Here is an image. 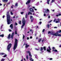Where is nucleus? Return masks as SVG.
I'll return each instance as SVG.
<instances>
[{
  "label": "nucleus",
  "mask_w": 61,
  "mask_h": 61,
  "mask_svg": "<svg viewBox=\"0 0 61 61\" xmlns=\"http://www.w3.org/2000/svg\"><path fill=\"white\" fill-rule=\"evenodd\" d=\"M56 23H59V22L57 21L56 22Z\"/></svg>",
  "instance_id": "nucleus-50"
},
{
  "label": "nucleus",
  "mask_w": 61,
  "mask_h": 61,
  "mask_svg": "<svg viewBox=\"0 0 61 61\" xmlns=\"http://www.w3.org/2000/svg\"><path fill=\"white\" fill-rule=\"evenodd\" d=\"M60 15H61V14H59L58 15H56V16H58Z\"/></svg>",
  "instance_id": "nucleus-22"
},
{
  "label": "nucleus",
  "mask_w": 61,
  "mask_h": 61,
  "mask_svg": "<svg viewBox=\"0 0 61 61\" xmlns=\"http://www.w3.org/2000/svg\"><path fill=\"white\" fill-rule=\"evenodd\" d=\"M35 49L36 50H39V49Z\"/></svg>",
  "instance_id": "nucleus-55"
},
{
  "label": "nucleus",
  "mask_w": 61,
  "mask_h": 61,
  "mask_svg": "<svg viewBox=\"0 0 61 61\" xmlns=\"http://www.w3.org/2000/svg\"><path fill=\"white\" fill-rule=\"evenodd\" d=\"M33 15H36V14H35L34 13H33Z\"/></svg>",
  "instance_id": "nucleus-60"
},
{
  "label": "nucleus",
  "mask_w": 61,
  "mask_h": 61,
  "mask_svg": "<svg viewBox=\"0 0 61 61\" xmlns=\"http://www.w3.org/2000/svg\"><path fill=\"white\" fill-rule=\"evenodd\" d=\"M13 10H11L10 12V13L11 15H13Z\"/></svg>",
  "instance_id": "nucleus-15"
},
{
  "label": "nucleus",
  "mask_w": 61,
  "mask_h": 61,
  "mask_svg": "<svg viewBox=\"0 0 61 61\" xmlns=\"http://www.w3.org/2000/svg\"><path fill=\"white\" fill-rule=\"evenodd\" d=\"M44 13H50V11L48 9H46H46H44L43 10Z\"/></svg>",
  "instance_id": "nucleus-6"
},
{
  "label": "nucleus",
  "mask_w": 61,
  "mask_h": 61,
  "mask_svg": "<svg viewBox=\"0 0 61 61\" xmlns=\"http://www.w3.org/2000/svg\"><path fill=\"white\" fill-rule=\"evenodd\" d=\"M5 5H6L5 4H4V7H5Z\"/></svg>",
  "instance_id": "nucleus-61"
},
{
  "label": "nucleus",
  "mask_w": 61,
  "mask_h": 61,
  "mask_svg": "<svg viewBox=\"0 0 61 61\" xmlns=\"http://www.w3.org/2000/svg\"><path fill=\"white\" fill-rule=\"evenodd\" d=\"M46 47H45V46H44L43 47V48L45 51L46 50Z\"/></svg>",
  "instance_id": "nucleus-29"
},
{
  "label": "nucleus",
  "mask_w": 61,
  "mask_h": 61,
  "mask_svg": "<svg viewBox=\"0 0 61 61\" xmlns=\"http://www.w3.org/2000/svg\"><path fill=\"white\" fill-rule=\"evenodd\" d=\"M53 52H57V54H58V51H57V50L56 49L54 50H52Z\"/></svg>",
  "instance_id": "nucleus-11"
},
{
  "label": "nucleus",
  "mask_w": 61,
  "mask_h": 61,
  "mask_svg": "<svg viewBox=\"0 0 61 61\" xmlns=\"http://www.w3.org/2000/svg\"><path fill=\"white\" fill-rule=\"evenodd\" d=\"M10 27H11V29H12L13 28V24H11L10 25Z\"/></svg>",
  "instance_id": "nucleus-19"
},
{
  "label": "nucleus",
  "mask_w": 61,
  "mask_h": 61,
  "mask_svg": "<svg viewBox=\"0 0 61 61\" xmlns=\"http://www.w3.org/2000/svg\"><path fill=\"white\" fill-rule=\"evenodd\" d=\"M5 60V59H2L1 60V61H4Z\"/></svg>",
  "instance_id": "nucleus-30"
},
{
  "label": "nucleus",
  "mask_w": 61,
  "mask_h": 61,
  "mask_svg": "<svg viewBox=\"0 0 61 61\" xmlns=\"http://www.w3.org/2000/svg\"><path fill=\"white\" fill-rule=\"evenodd\" d=\"M29 39V37H27V40H28Z\"/></svg>",
  "instance_id": "nucleus-49"
},
{
  "label": "nucleus",
  "mask_w": 61,
  "mask_h": 61,
  "mask_svg": "<svg viewBox=\"0 0 61 61\" xmlns=\"http://www.w3.org/2000/svg\"><path fill=\"white\" fill-rule=\"evenodd\" d=\"M15 24L16 25H17V23L16 22H15Z\"/></svg>",
  "instance_id": "nucleus-45"
},
{
  "label": "nucleus",
  "mask_w": 61,
  "mask_h": 61,
  "mask_svg": "<svg viewBox=\"0 0 61 61\" xmlns=\"http://www.w3.org/2000/svg\"><path fill=\"white\" fill-rule=\"evenodd\" d=\"M22 23L23 25H22V26H21V28H23L24 26L25 25V20H24V19L22 20Z\"/></svg>",
  "instance_id": "nucleus-7"
},
{
  "label": "nucleus",
  "mask_w": 61,
  "mask_h": 61,
  "mask_svg": "<svg viewBox=\"0 0 61 61\" xmlns=\"http://www.w3.org/2000/svg\"><path fill=\"white\" fill-rule=\"evenodd\" d=\"M46 13H45L44 12V16H46Z\"/></svg>",
  "instance_id": "nucleus-26"
},
{
  "label": "nucleus",
  "mask_w": 61,
  "mask_h": 61,
  "mask_svg": "<svg viewBox=\"0 0 61 61\" xmlns=\"http://www.w3.org/2000/svg\"><path fill=\"white\" fill-rule=\"evenodd\" d=\"M50 33H51V32L50 31H49L48 32V34H50Z\"/></svg>",
  "instance_id": "nucleus-52"
},
{
  "label": "nucleus",
  "mask_w": 61,
  "mask_h": 61,
  "mask_svg": "<svg viewBox=\"0 0 61 61\" xmlns=\"http://www.w3.org/2000/svg\"><path fill=\"white\" fill-rule=\"evenodd\" d=\"M6 56H7L6 55H5L4 56H3V57H5Z\"/></svg>",
  "instance_id": "nucleus-32"
},
{
  "label": "nucleus",
  "mask_w": 61,
  "mask_h": 61,
  "mask_svg": "<svg viewBox=\"0 0 61 61\" xmlns=\"http://www.w3.org/2000/svg\"><path fill=\"white\" fill-rule=\"evenodd\" d=\"M18 6V4H17V3H16L15 4V6Z\"/></svg>",
  "instance_id": "nucleus-34"
},
{
  "label": "nucleus",
  "mask_w": 61,
  "mask_h": 61,
  "mask_svg": "<svg viewBox=\"0 0 61 61\" xmlns=\"http://www.w3.org/2000/svg\"><path fill=\"white\" fill-rule=\"evenodd\" d=\"M27 53H29V56H30V60L31 61H34V59L32 58V55H31V53H30V51H28L27 52Z\"/></svg>",
  "instance_id": "nucleus-3"
},
{
  "label": "nucleus",
  "mask_w": 61,
  "mask_h": 61,
  "mask_svg": "<svg viewBox=\"0 0 61 61\" xmlns=\"http://www.w3.org/2000/svg\"><path fill=\"white\" fill-rule=\"evenodd\" d=\"M7 21L8 25H9L11 24V21H10V15L9 14L8 12H7Z\"/></svg>",
  "instance_id": "nucleus-1"
},
{
  "label": "nucleus",
  "mask_w": 61,
  "mask_h": 61,
  "mask_svg": "<svg viewBox=\"0 0 61 61\" xmlns=\"http://www.w3.org/2000/svg\"><path fill=\"white\" fill-rule=\"evenodd\" d=\"M55 0H52V1L51 2V3H54V2H55Z\"/></svg>",
  "instance_id": "nucleus-20"
},
{
  "label": "nucleus",
  "mask_w": 61,
  "mask_h": 61,
  "mask_svg": "<svg viewBox=\"0 0 61 61\" xmlns=\"http://www.w3.org/2000/svg\"><path fill=\"white\" fill-rule=\"evenodd\" d=\"M11 35V34H10L8 36V39H9L10 38V35Z\"/></svg>",
  "instance_id": "nucleus-17"
},
{
  "label": "nucleus",
  "mask_w": 61,
  "mask_h": 61,
  "mask_svg": "<svg viewBox=\"0 0 61 61\" xmlns=\"http://www.w3.org/2000/svg\"><path fill=\"white\" fill-rule=\"evenodd\" d=\"M30 10L31 12H34V10H33V9L32 8H30Z\"/></svg>",
  "instance_id": "nucleus-13"
},
{
  "label": "nucleus",
  "mask_w": 61,
  "mask_h": 61,
  "mask_svg": "<svg viewBox=\"0 0 61 61\" xmlns=\"http://www.w3.org/2000/svg\"><path fill=\"white\" fill-rule=\"evenodd\" d=\"M52 34L53 36H61V34L57 33H52Z\"/></svg>",
  "instance_id": "nucleus-5"
},
{
  "label": "nucleus",
  "mask_w": 61,
  "mask_h": 61,
  "mask_svg": "<svg viewBox=\"0 0 61 61\" xmlns=\"http://www.w3.org/2000/svg\"><path fill=\"white\" fill-rule=\"evenodd\" d=\"M60 47H61V45L59 46Z\"/></svg>",
  "instance_id": "nucleus-64"
},
{
  "label": "nucleus",
  "mask_w": 61,
  "mask_h": 61,
  "mask_svg": "<svg viewBox=\"0 0 61 61\" xmlns=\"http://www.w3.org/2000/svg\"><path fill=\"white\" fill-rule=\"evenodd\" d=\"M44 41V40H42V43H43Z\"/></svg>",
  "instance_id": "nucleus-54"
},
{
  "label": "nucleus",
  "mask_w": 61,
  "mask_h": 61,
  "mask_svg": "<svg viewBox=\"0 0 61 61\" xmlns=\"http://www.w3.org/2000/svg\"><path fill=\"white\" fill-rule=\"evenodd\" d=\"M17 42H18V41L17 40L15 39L14 45L13 47V49L14 50H15L16 49V47H17Z\"/></svg>",
  "instance_id": "nucleus-2"
},
{
  "label": "nucleus",
  "mask_w": 61,
  "mask_h": 61,
  "mask_svg": "<svg viewBox=\"0 0 61 61\" xmlns=\"http://www.w3.org/2000/svg\"><path fill=\"white\" fill-rule=\"evenodd\" d=\"M61 30H60L57 32V33H61Z\"/></svg>",
  "instance_id": "nucleus-27"
},
{
  "label": "nucleus",
  "mask_w": 61,
  "mask_h": 61,
  "mask_svg": "<svg viewBox=\"0 0 61 61\" xmlns=\"http://www.w3.org/2000/svg\"><path fill=\"white\" fill-rule=\"evenodd\" d=\"M14 33H13L11 35V38L12 39L13 38V36H14Z\"/></svg>",
  "instance_id": "nucleus-10"
},
{
  "label": "nucleus",
  "mask_w": 61,
  "mask_h": 61,
  "mask_svg": "<svg viewBox=\"0 0 61 61\" xmlns=\"http://www.w3.org/2000/svg\"><path fill=\"white\" fill-rule=\"evenodd\" d=\"M45 29H43L42 30V32L43 33H44V31H45Z\"/></svg>",
  "instance_id": "nucleus-41"
},
{
  "label": "nucleus",
  "mask_w": 61,
  "mask_h": 61,
  "mask_svg": "<svg viewBox=\"0 0 61 61\" xmlns=\"http://www.w3.org/2000/svg\"><path fill=\"white\" fill-rule=\"evenodd\" d=\"M50 1V0H47V3L48 4H49V2Z\"/></svg>",
  "instance_id": "nucleus-23"
},
{
  "label": "nucleus",
  "mask_w": 61,
  "mask_h": 61,
  "mask_svg": "<svg viewBox=\"0 0 61 61\" xmlns=\"http://www.w3.org/2000/svg\"><path fill=\"white\" fill-rule=\"evenodd\" d=\"M42 24V22H40L39 23V25H41Z\"/></svg>",
  "instance_id": "nucleus-42"
},
{
  "label": "nucleus",
  "mask_w": 61,
  "mask_h": 61,
  "mask_svg": "<svg viewBox=\"0 0 61 61\" xmlns=\"http://www.w3.org/2000/svg\"><path fill=\"white\" fill-rule=\"evenodd\" d=\"M26 58H27V60H28V56L27 55V56H26Z\"/></svg>",
  "instance_id": "nucleus-38"
},
{
  "label": "nucleus",
  "mask_w": 61,
  "mask_h": 61,
  "mask_svg": "<svg viewBox=\"0 0 61 61\" xmlns=\"http://www.w3.org/2000/svg\"><path fill=\"white\" fill-rule=\"evenodd\" d=\"M51 49L50 48V46H49L48 47V49H47V51L49 53H51Z\"/></svg>",
  "instance_id": "nucleus-8"
},
{
  "label": "nucleus",
  "mask_w": 61,
  "mask_h": 61,
  "mask_svg": "<svg viewBox=\"0 0 61 61\" xmlns=\"http://www.w3.org/2000/svg\"><path fill=\"white\" fill-rule=\"evenodd\" d=\"M23 35V39H24V38H25V36H24V35Z\"/></svg>",
  "instance_id": "nucleus-40"
},
{
  "label": "nucleus",
  "mask_w": 61,
  "mask_h": 61,
  "mask_svg": "<svg viewBox=\"0 0 61 61\" xmlns=\"http://www.w3.org/2000/svg\"><path fill=\"white\" fill-rule=\"evenodd\" d=\"M57 20L58 22H60V19H57Z\"/></svg>",
  "instance_id": "nucleus-37"
},
{
  "label": "nucleus",
  "mask_w": 61,
  "mask_h": 61,
  "mask_svg": "<svg viewBox=\"0 0 61 61\" xmlns=\"http://www.w3.org/2000/svg\"><path fill=\"white\" fill-rule=\"evenodd\" d=\"M24 13V12H20V14H22V15Z\"/></svg>",
  "instance_id": "nucleus-44"
},
{
  "label": "nucleus",
  "mask_w": 61,
  "mask_h": 61,
  "mask_svg": "<svg viewBox=\"0 0 61 61\" xmlns=\"http://www.w3.org/2000/svg\"><path fill=\"white\" fill-rule=\"evenodd\" d=\"M5 53H0V55H5Z\"/></svg>",
  "instance_id": "nucleus-18"
},
{
  "label": "nucleus",
  "mask_w": 61,
  "mask_h": 61,
  "mask_svg": "<svg viewBox=\"0 0 61 61\" xmlns=\"http://www.w3.org/2000/svg\"><path fill=\"white\" fill-rule=\"evenodd\" d=\"M30 32H31L32 34H33V30H30Z\"/></svg>",
  "instance_id": "nucleus-31"
},
{
  "label": "nucleus",
  "mask_w": 61,
  "mask_h": 61,
  "mask_svg": "<svg viewBox=\"0 0 61 61\" xmlns=\"http://www.w3.org/2000/svg\"><path fill=\"white\" fill-rule=\"evenodd\" d=\"M12 45V44L10 43L9 44V45L8 46L7 50L9 51V52H10V49L11 47V46Z\"/></svg>",
  "instance_id": "nucleus-4"
},
{
  "label": "nucleus",
  "mask_w": 61,
  "mask_h": 61,
  "mask_svg": "<svg viewBox=\"0 0 61 61\" xmlns=\"http://www.w3.org/2000/svg\"><path fill=\"white\" fill-rule=\"evenodd\" d=\"M53 59V58H50L49 59V60H52Z\"/></svg>",
  "instance_id": "nucleus-57"
},
{
  "label": "nucleus",
  "mask_w": 61,
  "mask_h": 61,
  "mask_svg": "<svg viewBox=\"0 0 61 61\" xmlns=\"http://www.w3.org/2000/svg\"><path fill=\"white\" fill-rule=\"evenodd\" d=\"M41 40H42V39H40L38 41V42H39V43H40V41H41Z\"/></svg>",
  "instance_id": "nucleus-21"
},
{
  "label": "nucleus",
  "mask_w": 61,
  "mask_h": 61,
  "mask_svg": "<svg viewBox=\"0 0 61 61\" xmlns=\"http://www.w3.org/2000/svg\"><path fill=\"white\" fill-rule=\"evenodd\" d=\"M31 0H28L27 2L26 3V5H28L29 4V3L30 2V1Z\"/></svg>",
  "instance_id": "nucleus-12"
},
{
  "label": "nucleus",
  "mask_w": 61,
  "mask_h": 61,
  "mask_svg": "<svg viewBox=\"0 0 61 61\" xmlns=\"http://www.w3.org/2000/svg\"><path fill=\"white\" fill-rule=\"evenodd\" d=\"M30 19L31 20V22H32L33 21V20H34V18L33 16H30Z\"/></svg>",
  "instance_id": "nucleus-9"
},
{
  "label": "nucleus",
  "mask_w": 61,
  "mask_h": 61,
  "mask_svg": "<svg viewBox=\"0 0 61 61\" xmlns=\"http://www.w3.org/2000/svg\"><path fill=\"white\" fill-rule=\"evenodd\" d=\"M52 20H51L49 21V23H51V22H52Z\"/></svg>",
  "instance_id": "nucleus-51"
},
{
  "label": "nucleus",
  "mask_w": 61,
  "mask_h": 61,
  "mask_svg": "<svg viewBox=\"0 0 61 61\" xmlns=\"http://www.w3.org/2000/svg\"><path fill=\"white\" fill-rule=\"evenodd\" d=\"M25 47L26 48H27V47H29V45H27V44H25Z\"/></svg>",
  "instance_id": "nucleus-14"
},
{
  "label": "nucleus",
  "mask_w": 61,
  "mask_h": 61,
  "mask_svg": "<svg viewBox=\"0 0 61 61\" xmlns=\"http://www.w3.org/2000/svg\"><path fill=\"white\" fill-rule=\"evenodd\" d=\"M35 56L36 58H37V59L38 58H37V56L36 55H35Z\"/></svg>",
  "instance_id": "nucleus-33"
},
{
  "label": "nucleus",
  "mask_w": 61,
  "mask_h": 61,
  "mask_svg": "<svg viewBox=\"0 0 61 61\" xmlns=\"http://www.w3.org/2000/svg\"><path fill=\"white\" fill-rule=\"evenodd\" d=\"M30 12H28V15H30Z\"/></svg>",
  "instance_id": "nucleus-47"
},
{
  "label": "nucleus",
  "mask_w": 61,
  "mask_h": 61,
  "mask_svg": "<svg viewBox=\"0 0 61 61\" xmlns=\"http://www.w3.org/2000/svg\"><path fill=\"white\" fill-rule=\"evenodd\" d=\"M9 30V32H11V30Z\"/></svg>",
  "instance_id": "nucleus-59"
},
{
  "label": "nucleus",
  "mask_w": 61,
  "mask_h": 61,
  "mask_svg": "<svg viewBox=\"0 0 61 61\" xmlns=\"http://www.w3.org/2000/svg\"><path fill=\"white\" fill-rule=\"evenodd\" d=\"M56 21V19H55L53 21V22H55V21Z\"/></svg>",
  "instance_id": "nucleus-48"
},
{
  "label": "nucleus",
  "mask_w": 61,
  "mask_h": 61,
  "mask_svg": "<svg viewBox=\"0 0 61 61\" xmlns=\"http://www.w3.org/2000/svg\"><path fill=\"white\" fill-rule=\"evenodd\" d=\"M5 15H4L3 16V18H4L5 17Z\"/></svg>",
  "instance_id": "nucleus-53"
},
{
  "label": "nucleus",
  "mask_w": 61,
  "mask_h": 61,
  "mask_svg": "<svg viewBox=\"0 0 61 61\" xmlns=\"http://www.w3.org/2000/svg\"><path fill=\"white\" fill-rule=\"evenodd\" d=\"M47 27L48 28H49V26H50V25H47Z\"/></svg>",
  "instance_id": "nucleus-35"
},
{
  "label": "nucleus",
  "mask_w": 61,
  "mask_h": 61,
  "mask_svg": "<svg viewBox=\"0 0 61 61\" xmlns=\"http://www.w3.org/2000/svg\"><path fill=\"white\" fill-rule=\"evenodd\" d=\"M4 35L3 34H2V35H0V36L1 37H4Z\"/></svg>",
  "instance_id": "nucleus-28"
},
{
  "label": "nucleus",
  "mask_w": 61,
  "mask_h": 61,
  "mask_svg": "<svg viewBox=\"0 0 61 61\" xmlns=\"http://www.w3.org/2000/svg\"><path fill=\"white\" fill-rule=\"evenodd\" d=\"M15 34H17V32H16V31H15Z\"/></svg>",
  "instance_id": "nucleus-58"
},
{
  "label": "nucleus",
  "mask_w": 61,
  "mask_h": 61,
  "mask_svg": "<svg viewBox=\"0 0 61 61\" xmlns=\"http://www.w3.org/2000/svg\"><path fill=\"white\" fill-rule=\"evenodd\" d=\"M36 5H39V3L38 2L37 3V4H36Z\"/></svg>",
  "instance_id": "nucleus-36"
},
{
  "label": "nucleus",
  "mask_w": 61,
  "mask_h": 61,
  "mask_svg": "<svg viewBox=\"0 0 61 61\" xmlns=\"http://www.w3.org/2000/svg\"><path fill=\"white\" fill-rule=\"evenodd\" d=\"M50 18V15H49L48 16V18Z\"/></svg>",
  "instance_id": "nucleus-56"
},
{
  "label": "nucleus",
  "mask_w": 61,
  "mask_h": 61,
  "mask_svg": "<svg viewBox=\"0 0 61 61\" xmlns=\"http://www.w3.org/2000/svg\"><path fill=\"white\" fill-rule=\"evenodd\" d=\"M25 18H27V14H26Z\"/></svg>",
  "instance_id": "nucleus-25"
},
{
  "label": "nucleus",
  "mask_w": 61,
  "mask_h": 61,
  "mask_svg": "<svg viewBox=\"0 0 61 61\" xmlns=\"http://www.w3.org/2000/svg\"><path fill=\"white\" fill-rule=\"evenodd\" d=\"M19 24H21V21H19Z\"/></svg>",
  "instance_id": "nucleus-43"
},
{
  "label": "nucleus",
  "mask_w": 61,
  "mask_h": 61,
  "mask_svg": "<svg viewBox=\"0 0 61 61\" xmlns=\"http://www.w3.org/2000/svg\"><path fill=\"white\" fill-rule=\"evenodd\" d=\"M43 49V48L42 47L41 48V51H42Z\"/></svg>",
  "instance_id": "nucleus-39"
},
{
  "label": "nucleus",
  "mask_w": 61,
  "mask_h": 61,
  "mask_svg": "<svg viewBox=\"0 0 61 61\" xmlns=\"http://www.w3.org/2000/svg\"><path fill=\"white\" fill-rule=\"evenodd\" d=\"M3 2H7L8 1V0H2Z\"/></svg>",
  "instance_id": "nucleus-16"
},
{
  "label": "nucleus",
  "mask_w": 61,
  "mask_h": 61,
  "mask_svg": "<svg viewBox=\"0 0 61 61\" xmlns=\"http://www.w3.org/2000/svg\"><path fill=\"white\" fill-rule=\"evenodd\" d=\"M7 5H9L10 4V3H7Z\"/></svg>",
  "instance_id": "nucleus-63"
},
{
  "label": "nucleus",
  "mask_w": 61,
  "mask_h": 61,
  "mask_svg": "<svg viewBox=\"0 0 61 61\" xmlns=\"http://www.w3.org/2000/svg\"><path fill=\"white\" fill-rule=\"evenodd\" d=\"M3 25H2L0 27V29H2L3 28Z\"/></svg>",
  "instance_id": "nucleus-24"
},
{
  "label": "nucleus",
  "mask_w": 61,
  "mask_h": 61,
  "mask_svg": "<svg viewBox=\"0 0 61 61\" xmlns=\"http://www.w3.org/2000/svg\"><path fill=\"white\" fill-rule=\"evenodd\" d=\"M35 16H37V17H38V16L37 15H36V14H35Z\"/></svg>",
  "instance_id": "nucleus-62"
},
{
  "label": "nucleus",
  "mask_w": 61,
  "mask_h": 61,
  "mask_svg": "<svg viewBox=\"0 0 61 61\" xmlns=\"http://www.w3.org/2000/svg\"><path fill=\"white\" fill-rule=\"evenodd\" d=\"M30 39H32V38H33V37H32V36H30Z\"/></svg>",
  "instance_id": "nucleus-46"
}]
</instances>
